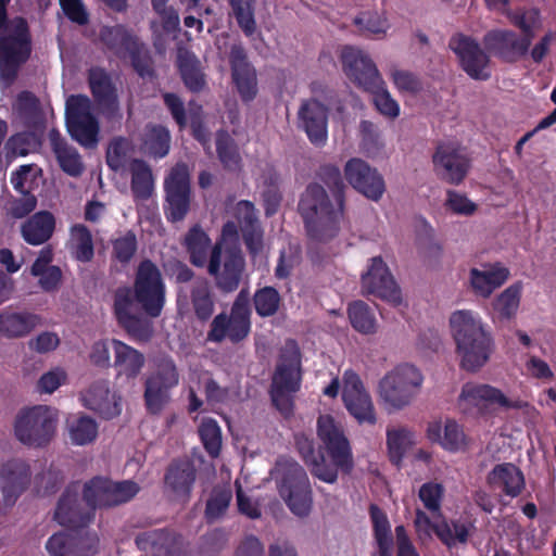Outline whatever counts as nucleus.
<instances>
[{
  "instance_id": "nucleus-15",
  "label": "nucleus",
  "mask_w": 556,
  "mask_h": 556,
  "mask_svg": "<svg viewBox=\"0 0 556 556\" xmlns=\"http://www.w3.org/2000/svg\"><path fill=\"white\" fill-rule=\"evenodd\" d=\"M437 176L451 185H460L470 169V160L454 143H440L432 156Z\"/></svg>"
},
{
  "instance_id": "nucleus-18",
  "label": "nucleus",
  "mask_w": 556,
  "mask_h": 556,
  "mask_svg": "<svg viewBox=\"0 0 556 556\" xmlns=\"http://www.w3.org/2000/svg\"><path fill=\"white\" fill-rule=\"evenodd\" d=\"M362 288L367 294H372L393 305L402 302L401 290L381 256L370 258L367 271L362 275Z\"/></svg>"
},
{
  "instance_id": "nucleus-35",
  "label": "nucleus",
  "mask_w": 556,
  "mask_h": 556,
  "mask_svg": "<svg viewBox=\"0 0 556 556\" xmlns=\"http://www.w3.org/2000/svg\"><path fill=\"white\" fill-rule=\"evenodd\" d=\"M184 245L192 265L203 267L211 257L212 241L199 224L193 225L185 236Z\"/></svg>"
},
{
  "instance_id": "nucleus-63",
  "label": "nucleus",
  "mask_w": 556,
  "mask_h": 556,
  "mask_svg": "<svg viewBox=\"0 0 556 556\" xmlns=\"http://www.w3.org/2000/svg\"><path fill=\"white\" fill-rule=\"evenodd\" d=\"M39 146V136L36 132L31 131L12 136L5 144V149L14 156H23L37 150Z\"/></svg>"
},
{
  "instance_id": "nucleus-22",
  "label": "nucleus",
  "mask_w": 556,
  "mask_h": 556,
  "mask_svg": "<svg viewBox=\"0 0 556 556\" xmlns=\"http://www.w3.org/2000/svg\"><path fill=\"white\" fill-rule=\"evenodd\" d=\"M114 315L128 334H139V274L132 286L119 287L114 293Z\"/></svg>"
},
{
  "instance_id": "nucleus-23",
  "label": "nucleus",
  "mask_w": 556,
  "mask_h": 556,
  "mask_svg": "<svg viewBox=\"0 0 556 556\" xmlns=\"http://www.w3.org/2000/svg\"><path fill=\"white\" fill-rule=\"evenodd\" d=\"M229 64L232 80L243 102L254 100L257 94V78L254 67L248 61L245 49L240 43L230 48Z\"/></svg>"
},
{
  "instance_id": "nucleus-20",
  "label": "nucleus",
  "mask_w": 556,
  "mask_h": 556,
  "mask_svg": "<svg viewBox=\"0 0 556 556\" xmlns=\"http://www.w3.org/2000/svg\"><path fill=\"white\" fill-rule=\"evenodd\" d=\"M84 407L103 419H112L121 415L123 405L121 396L111 390L108 380H97L80 392Z\"/></svg>"
},
{
  "instance_id": "nucleus-48",
  "label": "nucleus",
  "mask_w": 556,
  "mask_h": 556,
  "mask_svg": "<svg viewBox=\"0 0 556 556\" xmlns=\"http://www.w3.org/2000/svg\"><path fill=\"white\" fill-rule=\"evenodd\" d=\"M252 302L255 313L260 317L266 318L273 317L279 312L282 305V298L275 287L265 286L256 289Z\"/></svg>"
},
{
  "instance_id": "nucleus-13",
  "label": "nucleus",
  "mask_w": 556,
  "mask_h": 556,
  "mask_svg": "<svg viewBox=\"0 0 556 556\" xmlns=\"http://www.w3.org/2000/svg\"><path fill=\"white\" fill-rule=\"evenodd\" d=\"M166 192L165 216L172 223L181 222L190 210V176L186 164L170 169L164 182Z\"/></svg>"
},
{
  "instance_id": "nucleus-55",
  "label": "nucleus",
  "mask_w": 556,
  "mask_h": 556,
  "mask_svg": "<svg viewBox=\"0 0 556 556\" xmlns=\"http://www.w3.org/2000/svg\"><path fill=\"white\" fill-rule=\"evenodd\" d=\"M41 170L34 164L22 165L12 173L11 184L21 194H31V191L38 187Z\"/></svg>"
},
{
  "instance_id": "nucleus-41",
  "label": "nucleus",
  "mask_w": 556,
  "mask_h": 556,
  "mask_svg": "<svg viewBox=\"0 0 556 556\" xmlns=\"http://www.w3.org/2000/svg\"><path fill=\"white\" fill-rule=\"evenodd\" d=\"M190 301L195 318L205 323L215 311L214 296L206 280H197L190 289Z\"/></svg>"
},
{
  "instance_id": "nucleus-43",
  "label": "nucleus",
  "mask_w": 556,
  "mask_h": 556,
  "mask_svg": "<svg viewBox=\"0 0 556 556\" xmlns=\"http://www.w3.org/2000/svg\"><path fill=\"white\" fill-rule=\"evenodd\" d=\"M217 156L224 168L230 172L240 170L242 159L235 139L224 129L216 132L215 138Z\"/></svg>"
},
{
  "instance_id": "nucleus-4",
  "label": "nucleus",
  "mask_w": 556,
  "mask_h": 556,
  "mask_svg": "<svg viewBox=\"0 0 556 556\" xmlns=\"http://www.w3.org/2000/svg\"><path fill=\"white\" fill-rule=\"evenodd\" d=\"M30 36L24 18L5 20V1L0 0V84L9 87L17 68L30 54Z\"/></svg>"
},
{
  "instance_id": "nucleus-30",
  "label": "nucleus",
  "mask_w": 556,
  "mask_h": 556,
  "mask_svg": "<svg viewBox=\"0 0 556 556\" xmlns=\"http://www.w3.org/2000/svg\"><path fill=\"white\" fill-rule=\"evenodd\" d=\"M488 484L493 489H501L510 497H517L525 489L522 471L511 463H503L494 466L486 477Z\"/></svg>"
},
{
  "instance_id": "nucleus-50",
  "label": "nucleus",
  "mask_w": 556,
  "mask_h": 556,
  "mask_svg": "<svg viewBox=\"0 0 556 556\" xmlns=\"http://www.w3.org/2000/svg\"><path fill=\"white\" fill-rule=\"evenodd\" d=\"M348 316L352 327L363 334H374L377 331V320L370 307L363 301L349 304Z\"/></svg>"
},
{
  "instance_id": "nucleus-37",
  "label": "nucleus",
  "mask_w": 556,
  "mask_h": 556,
  "mask_svg": "<svg viewBox=\"0 0 556 556\" xmlns=\"http://www.w3.org/2000/svg\"><path fill=\"white\" fill-rule=\"evenodd\" d=\"M49 139L61 168L70 176H79L84 170V165L78 152L68 147L59 131L54 129L49 132Z\"/></svg>"
},
{
  "instance_id": "nucleus-33",
  "label": "nucleus",
  "mask_w": 556,
  "mask_h": 556,
  "mask_svg": "<svg viewBox=\"0 0 556 556\" xmlns=\"http://www.w3.org/2000/svg\"><path fill=\"white\" fill-rule=\"evenodd\" d=\"M427 432L431 441L439 442L448 452L464 451L468 445L463 427L452 419L445 421L443 435H441L442 427L440 422L430 424Z\"/></svg>"
},
{
  "instance_id": "nucleus-60",
  "label": "nucleus",
  "mask_w": 556,
  "mask_h": 556,
  "mask_svg": "<svg viewBox=\"0 0 556 556\" xmlns=\"http://www.w3.org/2000/svg\"><path fill=\"white\" fill-rule=\"evenodd\" d=\"M520 285L516 283L505 289L494 301V311L503 318L513 317L519 306L520 302Z\"/></svg>"
},
{
  "instance_id": "nucleus-31",
  "label": "nucleus",
  "mask_w": 556,
  "mask_h": 556,
  "mask_svg": "<svg viewBox=\"0 0 556 556\" xmlns=\"http://www.w3.org/2000/svg\"><path fill=\"white\" fill-rule=\"evenodd\" d=\"M135 155L136 150L131 143L127 139L118 138L110 143L106 153V161L109 166L115 172L126 170L127 168L131 170V174H129L131 178V189L136 197L137 178L139 173H136L137 166Z\"/></svg>"
},
{
  "instance_id": "nucleus-17",
  "label": "nucleus",
  "mask_w": 556,
  "mask_h": 556,
  "mask_svg": "<svg viewBox=\"0 0 556 556\" xmlns=\"http://www.w3.org/2000/svg\"><path fill=\"white\" fill-rule=\"evenodd\" d=\"M343 381L342 399L348 412L361 425H375L377 421L375 406L359 376L353 370H345Z\"/></svg>"
},
{
  "instance_id": "nucleus-49",
  "label": "nucleus",
  "mask_w": 556,
  "mask_h": 556,
  "mask_svg": "<svg viewBox=\"0 0 556 556\" xmlns=\"http://www.w3.org/2000/svg\"><path fill=\"white\" fill-rule=\"evenodd\" d=\"M118 377L136 378L139 372V353L119 340L112 341Z\"/></svg>"
},
{
  "instance_id": "nucleus-61",
  "label": "nucleus",
  "mask_w": 556,
  "mask_h": 556,
  "mask_svg": "<svg viewBox=\"0 0 556 556\" xmlns=\"http://www.w3.org/2000/svg\"><path fill=\"white\" fill-rule=\"evenodd\" d=\"M110 488V479L106 478H93L85 484L84 488V500L87 505L92 508H104L106 502L104 501L108 495V489Z\"/></svg>"
},
{
  "instance_id": "nucleus-36",
  "label": "nucleus",
  "mask_w": 556,
  "mask_h": 556,
  "mask_svg": "<svg viewBox=\"0 0 556 556\" xmlns=\"http://www.w3.org/2000/svg\"><path fill=\"white\" fill-rule=\"evenodd\" d=\"M177 67L186 88L193 93L201 92L205 86V75L201 70L199 60L188 51L179 52Z\"/></svg>"
},
{
  "instance_id": "nucleus-47",
  "label": "nucleus",
  "mask_w": 556,
  "mask_h": 556,
  "mask_svg": "<svg viewBox=\"0 0 556 556\" xmlns=\"http://www.w3.org/2000/svg\"><path fill=\"white\" fill-rule=\"evenodd\" d=\"M507 17L511 25L520 29V38L528 40V45L531 47L535 30L541 26L540 11L536 9H517L508 12Z\"/></svg>"
},
{
  "instance_id": "nucleus-21",
  "label": "nucleus",
  "mask_w": 556,
  "mask_h": 556,
  "mask_svg": "<svg viewBox=\"0 0 556 556\" xmlns=\"http://www.w3.org/2000/svg\"><path fill=\"white\" fill-rule=\"evenodd\" d=\"M485 50L506 63H516L530 50L528 40H523L514 30L492 29L483 36Z\"/></svg>"
},
{
  "instance_id": "nucleus-56",
  "label": "nucleus",
  "mask_w": 556,
  "mask_h": 556,
  "mask_svg": "<svg viewBox=\"0 0 556 556\" xmlns=\"http://www.w3.org/2000/svg\"><path fill=\"white\" fill-rule=\"evenodd\" d=\"M410 444L409 431L404 428L387 430V446L390 462L400 467Z\"/></svg>"
},
{
  "instance_id": "nucleus-12",
  "label": "nucleus",
  "mask_w": 556,
  "mask_h": 556,
  "mask_svg": "<svg viewBox=\"0 0 556 556\" xmlns=\"http://www.w3.org/2000/svg\"><path fill=\"white\" fill-rule=\"evenodd\" d=\"M66 127L74 140L86 148L99 141V123L91 113V102L86 96H71L65 106Z\"/></svg>"
},
{
  "instance_id": "nucleus-5",
  "label": "nucleus",
  "mask_w": 556,
  "mask_h": 556,
  "mask_svg": "<svg viewBox=\"0 0 556 556\" xmlns=\"http://www.w3.org/2000/svg\"><path fill=\"white\" fill-rule=\"evenodd\" d=\"M279 495L289 509L299 517L309 514L313 504L311 483L305 469L289 457H280L275 466Z\"/></svg>"
},
{
  "instance_id": "nucleus-32",
  "label": "nucleus",
  "mask_w": 556,
  "mask_h": 556,
  "mask_svg": "<svg viewBox=\"0 0 556 556\" xmlns=\"http://www.w3.org/2000/svg\"><path fill=\"white\" fill-rule=\"evenodd\" d=\"M53 251L50 247L41 249L30 268V274L38 278L39 287L51 292L59 288L62 280V271L59 266L52 265Z\"/></svg>"
},
{
  "instance_id": "nucleus-57",
  "label": "nucleus",
  "mask_w": 556,
  "mask_h": 556,
  "mask_svg": "<svg viewBox=\"0 0 556 556\" xmlns=\"http://www.w3.org/2000/svg\"><path fill=\"white\" fill-rule=\"evenodd\" d=\"M74 534L67 532H59L52 534L47 543L46 549L50 556H92V543L87 546L85 555H80L73 551Z\"/></svg>"
},
{
  "instance_id": "nucleus-27",
  "label": "nucleus",
  "mask_w": 556,
  "mask_h": 556,
  "mask_svg": "<svg viewBox=\"0 0 556 556\" xmlns=\"http://www.w3.org/2000/svg\"><path fill=\"white\" fill-rule=\"evenodd\" d=\"M195 477L197 471L191 462L173 460L164 477L165 489L174 500L185 503L190 498Z\"/></svg>"
},
{
  "instance_id": "nucleus-25",
  "label": "nucleus",
  "mask_w": 556,
  "mask_h": 556,
  "mask_svg": "<svg viewBox=\"0 0 556 556\" xmlns=\"http://www.w3.org/2000/svg\"><path fill=\"white\" fill-rule=\"evenodd\" d=\"M460 402L478 407L480 410L491 405L504 408L521 409L527 403L520 399L509 400L500 389L490 384L467 382L463 386Z\"/></svg>"
},
{
  "instance_id": "nucleus-9",
  "label": "nucleus",
  "mask_w": 556,
  "mask_h": 556,
  "mask_svg": "<svg viewBox=\"0 0 556 556\" xmlns=\"http://www.w3.org/2000/svg\"><path fill=\"white\" fill-rule=\"evenodd\" d=\"M317 435L330 463L334 467L336 476L341 471L350 475L354 468L353 452L349 439L341 426L337 425L330 415H320L317 419Z\"/></svg>"
},
{
  "instance_id": "nucleus-6",
  "label": "nucleus",
  "mask_w": 556,
  "mask_h": 556,
  "mask_svg": "<svg viewBox=\"0 0 556 556\" xmlns=\"http://www.w3.org/2000/svg\"><path fill=\"white\" fill-rule=\"evenodd\" d=\"M422 382L424 376L416 366L401 364L380 380L379 395L387 406L400 410L419 394Z\"/></svg>"
},
{
  "instance_id": "nucleus-42",
  "label": "nucleus",
  "mask_w": 556,
  "mask_h": 556,
  "mask_svg": "<svg viewBox=\"0 0 556 556\" xmlns=\"http://www.w3.org/2000/svg\"><path fill=\"white\" fill-rule=\"evenodd\" d=\"M66 431L73 444L86 445L96 440L98 424L93 418L86 415L73 416L67 419Z\"/></svg>"
},
{
  "instance_id": "nucleus-19",
  "label": "nucleus",
  "mask_w": 556,
  "mask_h": 556,
  "mask_svg": "<svg viewBox=\"0 0 556 556\" xmlns=\"http://www.w3.org/2000/svg\"><path fill=\"white\" fill-rule=\"evenodd\" d=\"M166 302V287L157 266L141 260V313L151 318L161 316Z\"/></svg>"
},
{
  "instance_id": "nucleus-10",
  "label": "nucleus",
  "mask_w": 556,
  "mask_h": 556,
  "mask_svg": "<svg viewBox=\"0 0 556 556\" xmlns=\"http://www.w3.org/2000/svg\"><path fill=\"white\" fill-rule=\"evenodd\" d=\"M244 265V257L237 245L223 248L217 242L213 245L207 271L215 278L216 287L222 292L229 293L238 289Z\"/></svg>"
},
{
  "instance_id": "nucleus-45",
  "label": "nucleus",
  "mask_w": 556,
  "mask_h": 556,
  "mask_svg": "<svg viewBox=\"0 0 556 556\" xmlns=\"http://www.w3.org/2000/svg\"><path fill=\"white\" fill-rule=\"evenodd\" d=\"M471 523L463 522L459 519H453L450 522L443 520L433 526V531L439 540L448 548L456 545V543L466 544L470 534Z\"/></svg>"
},
{
  "instance_id": "nucleus-1",
  "label": "nucleus",
  "mask_w": 556,
  "mask_h": 556,
  "mask_svg": "<svg viewBox=\"0 0 556 556\" xmlns=\"http://www.w3.org/2000/svg\"><path fill=\"white\" fill-rule=\"evenodd\" d=\"M316 176L329 189L332 199L323 185L311 182L301 194L298 211L307 237L313 241L327 243L339 236L346 222L348 188L337 165H321Z\"/></svg>"
},
{
  "instance_id": "nucleus-11",
  "label": "nucleus",
  "mask_w": 556,
  "mask_h": 556,
  "mask_svg": "<svg viewBox=\"0 0 556 556\" xmlns=\"http://www.w3.org/2000/svg\"><path fill=\"white\" fill-rule=\"evenodd\" d=\"M179 383V372L174 359L163 356L155 362L154 371L146 380L144 403L150 414H160L170 401V390Z\"/></svg>"
},
{
  "instance_id": "nucleus-28",
  "label": "nucleus",
  "mask_w": 556,
  "mask_h": 556,
  "mask_svg": "<svg viewBox=\"0 0 556 556\" xmlns=\"http://www.w3.org/2000/svg\"><path fill=\"white\" fill-rule=\"evenodd\" d=\"M294 444L314 477L326 483H334L337 481L334 467L327 466L324 452L321 450L315 451L314 440L311 437L305 433H296L294 435Z\"/></svg>"
},
{
  "instance_id": "nucleus-54",
  "label": "nucleus",
  "mask_w": 556,
  "mask_h": 556,
  "mask_svg": "<svg viewBox=\"0 0 556 556\" xmlns=\"http://www.w3.org/2000/svg\"><path fill=\"white\" fill-rule=\"evenodd\" d=\"M141 549L150 548L154 556H170L173 540L167 530H149L141 532Z\"/></svg>"
},
{
  "instance_id": "nucleus-40",
  "label": "nucleus",
  "mask_w": 556,
  "mask_h": 556,
  "mask_svg": "<svg viewBox=\"0 0 556 556\" xmlns=\"http://www.w3.org/2000/svg\"><path fill=\"white\" fill-rule=\"evenodd\" d=\"M509 276L505 267H495L490 270H470V285L476 294L488 298L498 287H501Z\"/></svg>"
},
{
  "instance_id": "nucleus-62",
  "label": "nucleus",
  "mask_w": 556,
  "mask_h": 556,
  "mask_svg": "<svg viewBox=\"0 0 556 556\" xmlns=\"http://www.w3.org/2000/svg\"><path fill=\"white\" fill-rule=\"evenodd\" d=\"M301 384V368L277 365L271 388L298 392Z\"/></svg>"
},
{
  "instance_id": "nucleus-64",
  "label": "nucleus",
  "mask_w": 556,
  "mask_h": 556,
  "mask_svg": "<svg viewBox=\"0 0 556 556\" xmlns=\"http://www.w3.org/2000/svg\"><path fill=\"white\" fill-rule=\"evenodd\" d=\"M137 493V485L131 481L114 482L110 480V488L108 489V495L104 501L106 507L123 504L129 501Z\"/></svg>"
},
{
  "instance_id": "nucleus-52",
  "label": "nucleus",
  "mask_w": 556,
  "mask_h": 556,
  "mask_svg": "<svg viewBox=\"0 0 556 556\" xmlns=\"http://www.w3.org/2000/svg\"><path fill=\"white\" fill-rule=\"evenodd\" d=\"M231 500L232 492L229 488L214 486L205 505L204 517L206 521L211 523L223 517Z\"/></svg>"
},
{
  "instance_id": "nucleus-2",
  "label": "nucleus",
  "mask_w": 556,
  "mask_h": 556,
  "mask_svg": "<svg viewBox=\"0 0 556 556\" xmlns=\"http://www.w3.org/2000/svg\"><path fill=\"white\" fill-rule=\"evenodd\" d=\"M456 352L460 367L467 371H478L490 359L494 341L485 330L480 317L471 311L454 312L450 318Z\"/></svg>"
},
{
  "instance_id": "nucleus-53",
  "label": "nucleus",
  "mask_w": 556,
  "mask_h": 556,
  "mask_svg": "<svg viewBox=\"0 0 556 556\" xmlns=\"http://www.w3.org/2000/svg\"><path fill=\"white\" fill-rule=\"evenodd\" d=\"M228 2L240 29L245 36H252L256 30L254 17L256 0H228Z\"/></svg>"
},
{
  "instance_id": "nucleus-26",
  "label": "nucleus",
  "mask_w": 556,
  "mask_h": 556,
  "mask_svg": "<svg viewBox=\"0 0 556 556\" xmlns=\"http://www.w3.org/2000/svg\"><path fill=\"white\" fill-rule=\"evenodd\" d=\"M28 465L21 459L4 463L0 468V490L5 505H12L29 484Z\"/></svg>"
},
{
  "instance_id": "nucleus-7",
  "label": "nucleus",
  "mask_w": 556,
  "mask_h": 556,
  "mask_svg": "<svg viewBox=\"0 0 556 556\" xmlns=\"http://www.w3.org/2000/svg\"><path fill=\"white\" fill-rule=\"evenodd\" d=\"M59 421L58 409L47 405H36L20 412L14 431L23 444L43 446L54 437Z\"/></svg>"
},
{
  "instance_id": "nucleus-58",
  "label": "nucleus",
  "mask_w": 556,
  "mask_h": 556,
  "mask_svg": "<svg viewBox=\"0 0 556 556\" xmlns=\"http://www.w3.org/2000/svg\"><path fill=\"white\" fill-rule=\"evenodd\" d=\"M201 442L211 457H217L222 447V431L216 420L204 418L199 427Z\"/></svg>"
},
{
  "instance_id": "nucleus-29",
  "label": "nucleus",
  "mask_w": 556,
  "mask_h": 556,
  "mask_svg": "<svg viewBox=\"0 0 556 556\" xmlns=\"http://www.w3.org/2000/svg\"><path fill=\"white\" fill-rule=\"evenodd\" d=\"M238 212L244 244L250 254L257 255L263 249L264 232L255 206L250 201H240Z\"/></svg>"
},
{
  "instance_id": "nucleus-24",
  "label": "nucleus",
  "mask_w": 556,
  "mask_h": 556,
  "mask_svg": "<svg viewBox=\"0 0 556 556\" xmlns=\"http://www.w3.org/2000/svg\"><path fill=\"white\" fill-rule=\"evenodd\" d=\"M328 111V106L318 99L305 100L299 109V126L316 147H321L327 141Z\"/></svg>"
},
{
  "instance_id": "nucleus-38",
  "label": "nucleus",
  "mask_w": 556,
  "mask_h": 556,
  "mask_svg": "<svg viewBox=\"0 0 556 556\" xmlns=\"http://www.w3.org/2000/svg\"><path fill=\"white\" fill-rule=\"evenodd\" d=\"M374 538L378 546V556H392L393 538L387 514L376 504L369 506Z\"/></svg>"
},
{
  "instance_id": "nucleus-14",
  "label": "nucleus",
  "mask_w": 556,
  "mask_h": 556,
  "mask_svg": "<svg viewBox=\"0 0 556 556\" xmlns=\"http://www.w3.org/2000/svg\"><path fill=\"white\" fill-rule=\"evenodd\" d=\"M448 47L457 55L460 67L470 78L488 80L491 77L490 56L475 39L457 34L450 39Z\"/></svg>"
},
{
  "instance_id": "nucleus-44",
  "label": "nucleus",
  "mask_w": 556,
  "mask_h": 556,
  "mask_svg": "<svg viewBox=\"0 0 556 556\" xmlns=\"http://www.w3.org/2000/svg\"><path fill=\"white\" fill-rule=\"evenodd\" d=\"M67 247L71 255L78 262L87 263L93 257L92 236L84 225H75L71 228Z\"/></svg>"
},
{
  "instance_id": "nucleus-51",
  "label": "nucleus",
  "mask_w": 556,
  "mask_h": 556,
  "mask_svg": "<svg viewBox=\"0 0 556 556\" xmlns=\"http://www.w3.org/2000/svg\"><path fill=\"white\" fill-rule=\"evenodd\" d=\"M89 81L92 93L99 104L114 111L116 109V96L105 72L99 68L91 70Z\"/></svg>"
},
{
  "instance_id": "nucleus-59",
  "label": "nucleus",
  "mask_w": 556,
  "mask_h": 556,
  "mask_svg": "<svg viewBox=\"0 0 556 556\" xmlns=\"http://www.w3.org/2000/svg\"><path fill=\"white\" fill-rule=\"evenodd\" d=\"M362 34L367 36L384 35L389 28L386 17L376 11L361 12L354 20Z\"/></svg>"
},
{
  "instance_id": "nucleus-39",
  "label": "nucleus",
  "mask_w": 556,
  "mask_h": 556,
  "mask_svg": "<svg viewBox=\"0 0 556 556\" xmlns=\"http://www.w3.org/2000/svg\"><path fill=\"white\" fill-rule=\"evenodd\" d=\"M39 324V317L34 314L5 311L0 314V333L9 337H23Z\"/></svg>"
},
{
  "instance_id": "nucleus-34",
  "label": "nucleus",
  "mask_w": 556,
  "mask_h": 556,
  "mask_svg": "<svg viewBox=\"0 0 556 556\" xmlns=\"http://www.w3.org/2000/svg\"><path fill=\"white\" fill-rule=\"evenodd\" d=\"M55 218L48 211H40L23 223L21 232L23 239L31 245H40L48 241L54 231Z\"/></svg>"
},
{
  "instance_id": "nucleus-8",
  "label": "nucleus",
  "mask_w": 556,
  "mask_h": 556,
  "mask_svg": "<svg viewBox=\"0 0 556 556\" xmlns=\"http://www.w3.org/2000/svg\"><path fill=\"white\" fill-rule=\"evenodd\" d=\"M251 331V309L248 292L241 290L235 300L230 315L219 313L216 315L207 332V340L215 343L226 338L233 344L243 341Z\"/></svg>"
},
{
  "instance_id": "nucleus-16",
  "label": "nucleus",
  "mask_w": 556,
  "mask_h": 556,
  "mask_svg": "<svg viewBox=\"0 0 556 556\" xmlns=\"http://www.w3.org/2000/svg\"><path fill=\"white\" fill-rule=\"evenodd\" d=\"M344 177L350 186L367 199L378 202L386 192V182L377 168L358 157L344 165Z\"/></svg>"
},
{
  "instance_id": "nucleus-3",
  "label": "nucleus",
  "mask_w": 556,
  "mask_h": 556,
  "mask_svg": "<svg viewBox=\"0 0 556 556\" xmlns=\"http://www.w3.org/2000/svg\"><path fill=\"white\" fill-rule=\"evenodd\" d=\"M342 67L345 75L356 86L372 94L377 111L389 118L400 115V105L384 88L379 71L372 60L362 50L346 46L341 52Z\"/></svg>"
},
{
  "instance_id": "nucleus-46",
  "label": "nucleus",
  "mask_w": 556,
  "mask_h": 556,
  "mask_svg": "<svg viewBox=\"0 0 556 556\" xmlns=\"http://www.w3.org/2000/svg\"><path fill=\"white\" fill-rule=\"evenodd\" d=\"M170 147L169 130L162 125L147 127L141 151L154 159H162L168 154Z\"/></svg>"
}]
</instances>
